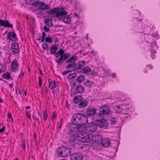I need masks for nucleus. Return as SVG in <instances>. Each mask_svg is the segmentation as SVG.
I'll list each match as a JSON object with an SVG mask.
<instances>
[{"label":"nucleus","instance_id":"1","mask_svg":"<svg viewBox=\"0 0 160 160\" xmlns=\"http://www.w3.org/2000/svg\"><path fill=\"white\" fill-rule=\"evenodd\" d=\"M72 121L74 125L81 126L88 123V117L82 113H77L73 115Z\"/></svg>","mask_w":160,"mask_h":160},{"label":"nucleus","instance_id":"2","mask_svg":"<svg viewBox=\"0 0 160 160\" xmlns=\"http://www.w3.org/2000/svg\"><path fill=\"white\" fill-rule=\"evenodd\" d=\"M64 52L63 50L61 48L57 53L56 52L55 54H53L55 55L56 58H58L59 56L60 57L59 59L55 60V62L58 64H61L70 56V54L69 53H64Z\"/></svg>","mask_w":160,"mask_h":160},{"label":"nucleus","instance_id":"3","mask_svg":"<svg viewBox=\"0 0 160 160\" xmlns=\"http://www.w3.org/2000/svg\"><path fill=\"white\" fill-rule=\"evenodd\" d=\"M93 136L91 134L82 132L80 133L74 139L78 141L84 142H88L92 140Z\"/></svg>","mask_w":160,"mask_h":160},{"label":"nucleus","instance_id":"4","mask_svg":"<svg viewBox=\"0 0 160 160\" xmlns=\"http://www.w3.org/2000/svg\"><path fill=\"white\" fill-rule=\"evenodd\" d=\"M73 124L70 125V128L68 131V134L72 137L74 136L75 138L78 136V132H81L83 130V127L80 126H76L75 127H72Z\"/></svg>","mask_w":160,"mask_h":160},{"label":"nucleus","instance_id":"5","mask_svg":"<svg viewBox=\"0 0 160 160\" xmlns=\"http://www.w3.org/2000/svg\"><path fill=\"white\" fill-rule=\"evenodd\" d=\"M67 13V12L65 11H61L57 13L56 16L59 19V20L62 21L66 23L70 24L71 22L70 17L68 16H65Z\"/></svg>","mask_w":160,"mask_h":160},{"label":"nucleus","instance_id":"6","mask_svg":"<svg viewBox=\"0 0 160 160\" xmlns=\"http://www.w3.org/2000/svg\"><path fill=\"white\" fill-rule=\"evenodd\" d=\"M71 152L70 149L65 147H59L57 149V152L58 155L62 157H66L68 156Z\"/></svg>","mask_w":160,"mask_h":160},{"label":"nucleus","instance_id":"7","mask_svg":"<svg viewBox=\"0 0 160 160\" xmlns=\"http://www.w3.org/2000/svg\"><path fill=\"white\" fill-rule=\"evenodd\" d=\"M99 112L96 114V116L101 117L102 118H104L105 115H108L110 113L109 107L107 105H104L100 107L98 110Z\"/></svg>","mask_w":160,"mask_h":160},{"label":"nucleus","instance_id":"8","mask_svg":"<svg viewBox=\"0 0 160 160\" xmlns=\"http://www.w3.org/2000/svg\"><path fill=\"white\" fill-rule=\"evenodd\" d=\"M104 118H102L101 117L96 116L95 122L97 126L99 128H106L108 126V122L107 120Z\"/></svg>","mask_w":160,"mask_h":160},{"label":"nucleus","instance_id":"9","mask_svg":"<svg viewBox=\"0 0 160 160\" xmlns=\"http://www.w3.org/2000/svg\"><path fill=\"white\" fill-rule=\"evenodd\" d=\"M36 6L38 8V10H43L50 8L49 4L46 5L44 2H36L34 6Z\"/></svg>","mask_w":160,"mask_h":160},{"label":"nucleus","instance_id":"10","mask_svg":"<svg viewBox=\"0 0 160 160\" xmlns=\"http://www.w3.org/2000/svg\"><path fill=\"white\" fill-rule=\"evenodd\" d=\"M86 62L84 60L79 61L77 63L76 68L73 69L75 72L78 73L84 66L86 65Z\"/></svg>","mask_w":160,"mask_h":160},{"label":"nucleus","instance_id":"11","mask_svg":"<svg viewBox=\"0 0 160 160\" xmlns=\"http://www.w3.org/2000/svg\"><path fill=\"white\" fill-rule=\"evenodd\" d=\"M97 125L96 123L93 122L89 123L86 126V130L89 132H92L95 131L97 128Z\"/></svg>","mask_w":160,"mask_h":160},{"label":"nucleus","instance_id":"12","mask_svg":"<svg viewBox=\"0 0 160 160\" xmlns=\"http://www.w3.org/2000/svg\"><path fill=\"white\" fill-rule=\"evenodd\" d=\"M83 157V155L80 152H74L70 156L71 160H82Z\"/></svg>","mask_w":160,"mask_h":160},{"label":"nucleus","instance_id":"13","mask_svg":"<svg viewBox=\"0 0 160 160\" xmlns=\"http://www.w3.org/2000/svg\"><path fill=\"white\" fill-rule=\"evenodd\" d=\"M11 48L13 54H16L18 53L19 51V46L16 42H13L12 44Z\"/></svg>","mask_w":160,"mask_h":160},{"label":"nucleus","instance_id":"14","mask_svg":"<svg viewBox=\"0 0 160 160\" xmlns=\"http://www.w3.org/2000/svg\"><path fill=\"white\" fill-rule=\"evenodd\" d=\"M97 109L95 108L88 107L86 110V112L87 116H92L94 115L97 112Z\"/></svg>","mask_w":160,"mask_h":160},{"label":"nucleus","instance_id":"15","mask_svg":"<svg viewBox=\"0 0 160 160\" xmlns=\"http://www.w3.org/2000/svg\"><path fill=\"white\" fill-rule=\"evenodd\" d=\"M84 91V88L83 86L82 85H79L77 86L75 91L74 92V94H77L78 93H81L83 92Z\"/></svg>","mask_w":160,"mask_h":160},{"label":"nucleus","instance_id":"16","mask_svg":"<svg viewBox=\"0 0 160 160\" xmlns=\"http://www.w3.org/2000/svg\"><path fill=\"white\" fill-rule=\"evenodd\" d=\"M7 38L10 40L15 41L17 40L16 34L14 32H10L8 34Z\"/></svg>","mask_w":160,"mask_h":160},{"label":"nucleus","instance_id":"17","mask_svg":"<svg viewBox=\"0 0 160 160\" xmlns=\"http://www.w3.org/2000/svg\"><path fill=\"white\" fill-rule=\"evenodd\" d=\"M101 143L104 147H108L111 144L108 138L102 139Z\"/></svg>","mask_w":160,"mask_h":160},{"label":"nucleus","instance_id":"18","mask_svg":"<svg viewBox=\"0 0 160 160\" xmlns=\"http://www.w3.org/2000/svg\"><path fill=\"white\" fill-rule=\"evenodd\" d=\"M0 25L5 27H10L12 28V25L9 24L8 21H4L2 19H0Z\"/></svg>","mask_w":160,"mask_h":160},{"label":"nucleus","instance_id":"19","mask_svg":"<svg viewBox=\"0 0 160 160\" xmlns=\"http://www.w3.org/2000/svg\"><path fill=\"white\" fill-rule=\"evenodd\" d=\"M91 71V69L88 66L84 67L78 73L88 74Z\"/></svg>","mask_w":160,"mask_h":160},{"label":"nucleus","instance_id":"20","mask_svg":"<svg viewBox=\"0 0 160 160\" xmlns=\"http://www.w3.org/2000/svg\"><path fill=\"white\" fill-rule=\"evenodd\" d=\"M88 102L85 100H82L78 104V107L79 108H82L85 107L88 105Z\"/></svg>","mask_w":160,"mask_h":160},{"label":"nucleus","instance_id":"21","mask_svg":"<svg viewBox=\"0 0 160 160\" xmlns=\"http://www.w3.org/2000/svg\"><path fill=\"white\" fill-rule=\"evenodd\" d=\"M50 52L52 54H55L57 51L58 49V47L55 44L51 45L49 48Z\"/></svg>","mask_w":160,"mask_h":160},{"label":"nucleus","instance_id":"22","mask_svg":"<svg viewBox=\"0 0 160 160\" xmlns=\"http://www.w3.org/2000/svg\"><path fill=\"white\" fill-rule=\"evenodd\" d=\"M77 59V57L75 55H73L65 62V64L72 62H75Z\"/></svg>","mask_w":160,"mask_h":160},{"label":"nucleus","instance_id":"23","mask_svg":"<svg viewBox=\"0 0 160 160\" xmlns=\"http://www.w3.org/2000/svg\"><path fill=\"white\" fill-rule=\"evenodd\" d=\"M77 59V57L75 55H73L65 62V64L72 62H75Z\"/></svg>","mask_w":160,"mask_h":160},{"label":"nucleus","instance_id":"24","mask_svg":"<svg viewBox=\"0 0 160 160\" xmlns=\"http://www.w3.org/2000/svg\"><path fill=\"white\" fill-rule=\"evenodd\" d=\"M59 9L58 7L52 9H51L48 11L49 15H50L51 14L55 13H56V14H57V13L59 12ZM56 17H57L56 14Z\"/></svg>","mask_w":160,"mask_h":160},{"label":"nucleus","instance_id":"25","mask_svg":"<svg viewBox=\"0 0 160 160\" xmlns=\"http://www.w3.org/2000/svg\"><path fill=\"white\" fill-rule=\"evenodd\" d=\"M66 65V68L67 69H69L70 68H72L74 69L76 68V62H72L68 63Z\"/></svg>","mask_w":160,"mask_h":160},{"label":"nucleus","instance_id":"26","mask_svg":"<svg viewBox=\"0 0 160 160\" xmlns=\"http://www.w3.org/2000/svg\"><path fill=\"white\" fill-rule=\"evenodd\" d=\"M83 99V97L81 95H78L74 97L73 101L75 103H78L80 102Z\"/></svg>","mask_w":160,"mask_h":160},{"label":"nucleus","instance_id":"27","mask_svg":"<svg viewBox=\"0 0 160 160\" xmlns=\"http://www.w3.org/2000/svg\"><path fill=\"white\" fill-rule=\"evenodd\" d=\"M3 78L8 79H11L12 80V78L10 75V73L8 72H7L3 74L2 77Z\"/></svg>","mask_w":160,"mask_h":160},{"label":"nucleus","instance_id":"28","mask_svg":"<svg viewBox=\"0 0 160 160\" xmlns=\"http://www.w3.org/2000/svg\"><path fill=\"white\" fill-rule=\"evenodd\" d=\"M45 24L48 27H50L52 26V21L48 19H45L44 20Z\"/></svg>","mask_w":160,"mask_h":160},{"label":"nucleus","instance_id":"29","mask_svg":"<svg viewBox=\"0 0 160 160\" xmlns=\"http://www.w3.org/2000/svg\"><path fill=\"white\" fill-rule=\"evenodd\" d=\"M18 66V65L15 61H13L11 63V68L12 69H17Z\"/></svg>","mask_w":160,"mask_h":160},{"label":"nucleus","instance_id":"30","mask_svg":"<svg viewBox=\"0 0 160 160\" xmlns=\"http://www.w3.org/2000/svg\"><path fill=\"white\" fill-rule=\"evenodd\" d=\"M85 79V77L84 75H81L78 77L76 79V80L78 82H82Z\"/></svg>","mask_w":160,"mask_h":160},{"label":"nucleus","instance_id":"31","mask_svg":"<svg viewBox=\"0 0 160 160\" xmlns=\"http://www.w3.org/2000/svg\"><path fill=\"white\" fill-rule=\"evenodd\" d=\"M93 84L94 83L93 82L90 81H87L84 83L85 85L89 88H91Z\"/></svg>","mask_w":160,"mask_h":160},{"label":"nucleus","instance_id":"32","mask_svg":"<svg viewBox=\"0 0 160 160\" xmlns=\"http://www.w3.org/2000/svg\"><path fill=\"white\" fill-rule=\"evenodd\" d=\"M56 82L55 81H51L49 85V87L52 89L56 87Z\"/></svg>","mask_w":160,"mask_h":160},{"label":"nucleus","instance_id":"33","mask_svg":"<svg viewBox=\"0 0 160 160\" xmlns=\"http://www.w3.org/2000/svg\"><path fill=\"white\" fill-rule=\"evenodd\" d=\"M42 48L46 51H48L49 50V45L47 44L46 42H44L42 45Z\"/></svg>","mask_w":160,"mask_h":160},{"label":"nucleus","instance_id":"34","mask_svg":"<svg viewBox=\"0 0 160 160\" xmlns=\"http://www.w3.org/2000/svg\"><path fill=\"white\" fill-rule=\"evenodd\" d=\"M110 122L111 124L114 125L116 122L117 118H111L110 119Z\"/></svg>","mask_w":160,"mask_h":160},{"label":"nucleus","instance_id":"35","mask_svg":"<svg viewBox=\"0 0 160 160\" xmlns=\"http://www.w3.org/2000/svg\"><path fill=\"white\" fill-rule=\"evenodd\" d=\"M45 41L46 42H48L50 44H51L52 42L51 38L49 36L46 37L45 38Z\"/></svg>","mask_w":160,"mask_h":160},{"label":"nucleus","instance_id":"36","mask_svg":"<svg viewBox=\"0 0 160 160\" xmlns=\"http://www.w3.org/2000/svg\"><path fill=\"white\" fill-rule=\"evenodd\" d=\"M152 54H151V57L153 59H154L156 57V55L154 54V53H156V51L155 50H152Z\"/></svg>","mask_w":160,"mask_h":160},{"label":"nucleus","instance_id":"37","mask_svg":"<svg viewBox=\"0 0 160 160\" xmlns=\"http://www.w3.org/2000/svg\"><path fill=\"white\" fill-rule=\"evenodd\" d=\"M75 77V74L74 73H71L68 76V77L71 79L74 78Z\"/></svg>","mask_w":160,"mask_h":160},{"label":"nucleus","instance_id":"38","mask_svg":"<svg viewBox=\"0 0 160 160\" xmlns=\"http://www.w3.org/2000/svg\"><path fill=\"white\" fill-rule=\"evenodd\" d=\"M43 116L44 118V120H46L47 119L48 117V115L46 111H44L43 112Z\"/></svg>","mask_w":160,"mask_h":160},{"label":"nucleus","instance_id":"39","mask_svg":"<svg viewBox=\"0 0 160 160\" xmlns=\"http://www.w3.org/2000/svg\"><path fill=\"white\" fill-rule=\"evenodd\" d=\"M8 118L9 119H10L11 121L12 122L13 121V119L12 117V114H11V113H10L9 112H8Z\"/></svg>","mask_w":160,"mask_h":160},{"label":"nucleus","instance_id":"40","mask_svg":"<svg viewBox=\"0 0 160 160\" xmlns=\"http://www.w3.org/2000/svg\"><path fill=\"white\" fill-rule=\"evenodd\" d=\"M89 73V74L92 75L93 76H95L97 75V73H96V72L94 70H93L91 72V71Z\"/></svg>","mask_w":160,"mask_h":160},{"label":"nucleus","instance_id":"41","mask_svg":"<svg viewBox=\"0 0 160 160\" xmlns=\"http://www.w3.org/2000/svg\"><path fill=\"white\" fill-rule=\"evenodd\" d=\"M56 116V113L55 112H53L51 118L52 119H54L55 118Z\"/></svg>","mask_w":160,"mask_h":160},{"label":"nucleus","instance_id":"42","mask_svg":"<svg viewBox=\"0 0 160 160\" xmlns=\"http://www.w3.org/2000/svg\"><path fill=\"white\" fill-rule=\"evenodd\" d=\"M117 108H118V110H117V112H118V113L122 111V108L120 106H118L117 107Z\"/></svg>","mask_w":160,"mask_h":160},{"label":"nucleus","instance_id":"43","mask_svg":"<svg viewBox=\"0 0 160 160\" xmlns=\"http://www.w3.org/2000/svg\"><path fill=\"white\" fill-rule=\"evenodd\" d=\"M38 79H39V84L40 87H41L42 85V79L41 77H38Z\"/></svg>","mask_w":160,"mask_h":160},{"label":"nucleus","instance_id":"44","mask_svg":"<svg viewBox=\"0 0 160 160\" xmlns=\"http://www.w3.org/2000/svg\"><path fill=\"white\" fill-rule=\"evenodd\" d=\"M29 112L27 111L26 112V116L27 118H28L30 120L31 119V117L30 116V114L29 113Z\"/></svg>","mask_w":160,"mask_h":160},{"label":"nucleus","instance_id":"45","mask_svg":"<svg viewBox=\"0 0 160 160\" xmlns=\"http://www.w3.org/2000/svg\"><path fill=\"white\" fill-rule=\"evenodd\" d=\"M23 68H22V70L21 73L19 75V77L21 78L24 75V71H22Z\"/></svg>","mask_w":160,"mask_h":160},{"label":"nucleus","instance_id":"46","mask_svg":"<svg viewBox=\"0 0 160 160\" xmlns=\"http://www.w3.org/2000/svg\"><path fill=\"white\" fill-rule=\"evenodd\" d=\"M43 29L44 30L47 32H48L49 31V28L47 27L46 26H44Z\"/></svg>","mask_w":160,"mask_h":160},{"label":"nucleus","instance_id":"47","mask_svg":"<svg viewBox=\"0 0 160 160\" xmlns=\"http://www.w3.org/2000/svg\"><path fill=\"white\" fill-rule=\"evenodd\" d=\"M22 149L24 150L25 149V144L24 141H23L22 144Z\"/></svg>","mask_w":160,"mask_h":160},{"label":"nucleus","instance_id":"48","mask_svg":"<svg viewBox=\"0 0 160 160\" xmlns=\"http://www.w3.org/2000/svg\"><path fill=\"white\" fill-rule=\"evenodd\" d=\"M5 126L3 127L2 128L0 129V132H4L5 131Z\"/></svg>","mask_w":160,"mask_h":160},{"label":"nucleus","instance_id":"49","mask_svg":"<svg viewBox=\"0 0 160 160\" xmlns=\"http://www.w3.org/2000/svg\"><path fill=\"white\" fill-rule=\"evenodd\" d=\"M71 72V71H69V70L63 72V74L64 75L66 74H67L68 73L70 72Z\"/></svg>","mask_w":160,"mask_h":160},{"label":"nucleus","instance_id":"50","mask_svg":"<svg viewBox=\"0 0 160 160\" xmlns=\"http://www.w3.org/2000/svg\"><path fill=\"white\" fill-rule=\"evenodd\" d=\"M46 36V34L45 33V32H43L42 33V38H45V37Z\"/></svg>","mask_w":160,"mask_h":160},{"label":"nucleus","instance_id":"51","mask_svg":"<svg viewBox=\"0 0 160 160\" xmlns=\"http://www.w3.org/2000/svg\"><path fill=\"white\" fill-rule=\"evenodd\" d=\"M111 76L112 77L115 78L116 76V74L115 73H113L112 74Z\"/></svg>","mask_w":160,"mask_h":160},{"label":"nucleus","instance_id":"52","mask_svg":"<svg viewBox=\"0 0 160 160\" xmlns=\"http://www.w3.org/2000/svg\"><path fill=\"white\" fill-rule=\"evenodd\" d=\"M148 68L150 69H152L153 67L152 66H151V65H149Z\"/></svg>","mask_w":160,"mask_h":160},{"label":"nucleus","instance_id":"53","mask_svg":"<svg viewBox=\"0 0 160 160\" xmlns=\"http://www.w3.org/2000/svg\"><path fill=\"white\" fill-rule=\"evenodd\" d=\"M9 84V87L11 88V89L12 88V85L13 83H12V84Z\"/></svg>","mask_w":160,"mask_h":160},{"label":"nucleus","instance_id":"54","mask_svg":"<svg viewBox=\"0 0 160 160\" xmlns=\"http://www.w3.org/2000/svg\"><path fill=\"white\" fill-rule=\"evenodd\" d=\"M45 38H42V39H41V42H44V40H45Z\"/></svg>","mask_w":160,"mask_h":160},{"label":"nucleus","instance_id":"55","mask_svg":"<svg viewBox=\"0 0 160 160\" xmlns=\"http://www.w3.org/2000/svg\"><path fill=\"white\" fill-rule=\"evenodd\" d=\"M3 67V64H0V68H2Z\"/></svg>","mask_w":160,"mask_h":160},{"label":"nucleus","instance_id":"56","mask_svg":"<svg viewBox=\"0 0 160 160\" xmlns=\"http://www.w3.org/2000/svg\"><path fill=\"white\" fill-rule=\"evenodd\" d=\"M3 102V99L2 98L0 97V103H2Z\"/></svg>","mask_w":160,"mask_h":160},{"label":"nucleus","instance_id":"57","mask_svg":"<svg viewBox=\"0 0 160 160\" xmlns=\"http://www.w3.org/2000/svg\"><path fill=\"white\" fill-rule=\"evenodd\" d=\"M35 4V2H34V1L33 2H32V3H31V5L32 6H34Z\"/></svg>","mask_w":160,"mask_h":160},{"label":"nucleus","instance_id":"58","mask_svg":"<svg viewBox=\"0 0 160 160\" xmlns=\"http://www.w3.org/2000/svg\"><path fill=\"white\" fill-rule=\"evenodd\" d=\"M66 106L68 108V106H69V104L68 103H66Z\"/></svg>","mask_w":160,"mask_h":160},{"label":"nucleus","instance_id":"59","mask_svg":"<svg viewBox=\"0 0 160 160\" xmlns=\"http://www.w3.org/2000/svg\"><path fill=\"white\" fill-rule=\"evenodd\" d=\"M26 3L28 4V5H30V2H28V1H26Z\"/></svg>","mask_w":160,"mask_h":160},{"label":"nucleus","instance_id":"60","mask_svg":"<svg viewBox=\"0 0 160 160\" xmlns=\"http://www.w3.org/2000/svg\"><path fill=\"white\" fill-rule=\"evenodd\" d=\"M2 68H0V73H1L2 72Z\"/></svg>","mask_w":160,"mask_h":160},{"label":"nucleus","instance_id":"61","mask_svg":"<svg viewBox=\"0 0 160 160\" xmlns=\"http://www.w3.org/2000/svg\"><path fill=\"white\" fill-rule=\"evenodd\" d=\"M39 72L41 75H43V73L41 70H39Z\"/></svg>","mask_w":160,"mask_h":160},{"label":"nucleus","instance_id":"62","mask_svg":"<svg viewBox=\"0 0 160 160\" xmlns=\"http://www.w3.org/2000/svg\"><path fill=\"white\" fill-rule=\"evenodd\" d=\"M39 144V142H37V144H36L37 146H38Z\"/></svg>","mask_w":160,"mask_h":160},{"label":"nucleus","instance_id":"63","mask_svg":"<svg viewBox=\"0 0 160 160\" xmlns=\"http://www.w3.org/2000/svg\"><path fill=\"white\" fill-rule=\"evenodd\" d=\"M30 108V107L29 106H27L26 108L27 109H29V108Z\"/></svg>","mask_w":160,"mask_h":160},{"label":"nucleus","instance_id":"64","mask_svg":"<svg viewBox=\"0 0 160 160\" xmlns=\"http://www.w3.org/2000/svg\"><path fill=\"white\" fill-rule=\"evenodd\" d=\"M41 38H38V39H37V40H38V41H39V40H41Z\"/></svg>","mask_w":160,"mask_h":160}]
</instances>
